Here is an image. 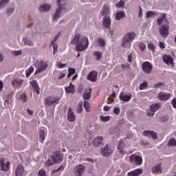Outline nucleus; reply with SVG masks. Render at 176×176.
<instances>
[{
  "label": "nucleus",
  "mask_w": 176,
  "mask_h": 176,
  "mask_svg": "<svg viewBox=\"0 0 176 176\" xmlns=\"http://www.w3.org/2000/svg\"><path fill=\"white\" fill-rule=\"evenodd\" d=\"M71 43L72 45H76V50L77 52H85L89 47V38L87 37H81L80 34H77Z\"/></svg>",
  "instance_id": "obj_1"
},
{
  "label": "nucleus",
  "mask_w": 176,
  "mask_h": 176,
  "mask_svg": "<svg viewBox=\"0 0 176 176\" xmlns=\"http://www.w3.org/2000/svg\"><path fill=\"white\" fill-rule=\"evenodd\" d=\"M58 8L56 10V12L52 14L53 21H57L63 14L67 12V5L65 4V0H57Z\"/></svg>",
  "instance_id": "obj_2"
},
{
  "label": "nucleus",
  "mask_w": 176,
  "mask_h": 176,
  "mask_svg": "<svg viewBox=\"0 0 176 176\" xmlns=\"http://www.w3.org/2000/svg\"><path fill=\"white\" fill-rule=\"evenodd\" d=\"M60 100L61 98L58 96H51L45 98V103L47 107H56L60 102Z\"/></svg>",
  "instance_id": "obj_3"
},
{
  "label": "nucleus",
  "mask_w": 176,
  "mask_h": 176,
  "mask_svg": "<svg viewBox=\"0 0 176 176\" xmlns=\"http://www.w3.org/2000/svg\"><path fill=\"white\" fill-rule=\"evenodd\" d=\"M129 163L134 166H141L143 163L142 157L137 154H132L129 156Z\"/></svg>",
  "instance_id": "obj_4"
},
{
  "label": "nucleus",
  "mask_w": 176,
  "mask_h": 176,
  "mask_svg": "<svg viewBox=\"0 0 176 176\" xmlns=\"http://www.w3.org/2000/svg\"><path fill=\"white\" fill-rule=\"evenodd\" d=\"M36 70L34 72V75H38L41 72H43L47 68V63L43 60L39 61L36 65Z\"/></svg>",
  "instance_id": "obj_5"
},
{
  "label": "nucleus",
  "mask_w": 176,
  "mask_h": 176,
  "mask_svg": "<svg viewBox=\"0 0 176 176\" xmlns=\"http://www.w3.org/2000/svg\"><path fill=\"white\" fill-rule=\"evenodd\" d=\"M168 30H170L168 23H165L161 25L159 28V32L162 38H167V36H168Z\"/></svg>",
  "instance_id": "obj_6"
},
{
  "label": "nucleus",
  "mask_w": 176,
  "mask_h": 176,
  "mask_svg": "<svg viewBox=\"0 0 176 176\" xmlns=\"http://www.w3.org/2000/svg\"><path fill=\"white\" fill-rule=\"evenodd\" d=\"M142 67L143 72L147 74H151L152 72V69H153L152 64L148 61L144 62L142 65Z\"/></svg>",
  "instance_id": "obj_7"
},
{
  "label": "nucleus",
  "mask_w": 176,
  "mask_h": 176,
  "mask_svg": "<svg viewBox=\"0 0 176 176\" xmlns=\"http://www.w3.org/2000/svg\"><path fill=\"white\" fill-rule=\"evenodd\" d=\"M173 97V94L161 91L158 94L157 98L160 101H167Z\"/></svg>",
  "instance_id": "obj_8"
},
{
  "label": "nucleus",
  "mask_w": 176,
  "mask_h": 176,
  "mask_svg": "<svg viewBox=\"0 0 176 176\" xmlns=\"http://www.w3.org/2000/svg\"><path fill=\"white\" fill-rule=\"evenodd\" d=\"M86 170V167L83 165H78L74 168V175L82 176Z\"/></svg>",
  "instance_id": "obj_9"
},
{
  "label": "nucleus",
  "mask_w": 176,
  "mask_h": 176,
  "mask_svg": "<svg viewBox=\"0 0 176 176\" xmlns=\"http://www.w3.org/2000/svg\"><path fill=\"white\" fill-rule=\"evenodd\" d=\"M112 152H113V150L109 144H107L104 148L101 149V153L103 156L108 157L109 155H112Z\"/></svg>",
  "instance_id": "obj_10"
},
{
  "label": "nucleus",
  "mask_w": 176,
  "mask_h": 176,
  "mask_svg": "<svg viewBox=\"0 0 176 176\" xmlns=\"http://www.w3.org/2000/svg\"><path fill=\"white\" fill-rule=\"evenodd\" d=\"M166 13L162 14L157 19V25H162V24H168V21H167V18H166Z\"/></svg>",
  "instance_id": "obj_11"
},
{
  "label": "nucleus",
  "mask_w": 176,
  "mask_h": 176,
  "mask_svg": "<svg viewBox=\"0 0 176 176\" xmlns=\"http://www.w3.org/2000/svg\"><path fill=\"white\" fill-rule=\"evenodd\" d=\"M164 63L167 64L168 65H171V67H174V60L170 56L164 55L162 57Z\"/></svg>",
  "instance_id": "obj_12"
},
{
  "label": "nucleus",
  "mask_w": 176,
  "mask_h": 176,
  "mask_svg": "<svg viewBox=\"0 0 176 176\" xmlns=\"http://www.w3.org/2000/svg\"><path fill=\"white\" fill-rule=\"evenodd\" d=\"M102 24L104 28L109 30L111 28V25L112 24V21H111V18L109 16H104L102 19Z\"/></svg>",
  "instance_id": "obj_13"
},
{
  "label": "nucleus",
  "mask_w": 176,
  "mask_h": 176,
  "mask_svg": "<svg viewBox=\"0 0 176 176\" xmlns=\"http://www.w3.org/2000/svg\"><path fill=\"white\" fill-rule=\"evenodd\" d=\"M104 144V138L102 136H98L94 138L93 144L94 146H101Z\"/></svg>",
  "instance_id": "obj_14"
},
{
  "label": "nucleus",
  "mask_w": 176,
  "mask_h": 176,
  "mask_svg": "<svg viewBox=\"0 0 176 176\" xmlns=\"http://www.w3.org/2000/svg\"><path fill=\"white\" fill-rule=\"evenodd\" d=\"M10 166V162H7L6 164H5V161L3 158H0V168L3 171H8L9 170V167Z\"/></svg>",
  "instance_id": "obj_15"
},
{
  "label": "nucleus",
  "mask_w": 176,
  "mask_h": 176,
  "mask_svg": "<svg viewBox=\"0 0 176 176\" xmlns=\"http://www.w3.org/2000/svg\"><path fill=\"white\" fill-rule=\"evenodd\" d=\"M124 145H126V144H124V142H123V140H120L118 142V152L122 155H127V152L126 151V150L123 149V148H124Z\"/></svg>",
  "instance_id": "obj_16"
},
{
  "label": "nucleus",
  "mask_w": 176,
  "mask_h": 176,
  "mask_svg": "<svg viewBox=\"0 0 176 176\" xmlns=\"http://www.w3.org/2000/svg\"><path fill=\"white\" fill-rule=\"evenodd\" d=\"M102 16H109L111 14V6L109 5H104L100 11Z\"/></svg>",
  "instance_id": "obj_17"
},
{
  "label": "nucleus",
  "mask_w": 176,
  "mask_h": 176,
  "mask_svg": "<svg viewBox=\"0 0 176 176\" xmlns=\"http://www.w3.org/2000/svg\"><path fill=\"white\" fill-rule=\"evenodd\" d=\"M98 75V74L96 71H92L88 74L87 79L91 82H97Z\"/></svg>",
  "instance_id": "obj_18"
},
{
  "label": "nucleus",
  "mask_w": 176,
  "mask_h": 176,
  "mask_svg": "<svg viewBox=\"0 0 176 176\" xmlns=\"http://www.w3.org/2000/svg\"><path fill=\"white\" fill-rule=\"evenodd\" d=\"M124 39L128 41L130 43H133V41L135 39V33L134 32H129L124 37Z\"/></svg>",
  "instance_id": "obj_19"
},
{
  "label": "nucleus",
  "mask_w": 176,
  "mask_h": 176,
  "mask_svg": "<svg viewBox=\"0 0 176 176\" xmlns=\"http://www.w3.org/2000/svg\"><path fill=\"white\" fill-rule=\"evenodd\" d=\"M119 98L121 101H124L125 102H127L129 100H131V94H126L123 92H121L119 96Z\"/></svg>",
  "instance_id": "obj_20"
},
{
  "label": "nucleus",
  "mask_w": 176,
  "mask_h": 176,
  "mask_svg": "<svg viewBox=\"0 0 176 176\" xmlns=\"http://www.w3.org/2000/svg\"><path fill=\"white\" fill-rule=\"evenodd\" d=\"M23 82H24V80H23L22 79L15 78V79L12 80V86H14V87H17L18 89H20V87H21Z\"/></svg>",
  "instance_id": "obj_21"
},
{
  "label": "nucleus",
  "mask_w": 176,
  "mask_h": 176,
  "mask_svg": "<svg viewBox=\"0 0 176 176\" xmlns=\"http://www.w3.org/2000/svg\"><path fill=\"white\" fill-rule=\"evenodd\" d=\"M63 155L61 153H54L52 156V160H54V162H55V163H60V162H63Z\"/></svg>",
  "instance_id": "obj_22"
},
{
  "label": "nucleus",
  "mask_w": 176,
  "mask_h": 176,
  "mask_svg": "<svg viewBox=\"0 0 176 176\" xmlns=\"http://www.w3.org/2000/svg\"><path fill=\"white\" fill-rule=\"evenodd\" d=\"M52 9V5L49 3H43L40 6L39 10L40 12H49Z\"/></svg>",
  "instance_id": "obj_23"
},
{
  "label": "nucleus",
  "mask_w": 176,
  "mask_h": 176,
  "mask_svg": "<svg viewBox=\"0 0 176 176\" xmlns=\"http://www.w3.org/2000/svg\"><path fill=\"white\" fill-rule=\"evenodd\" d=\"M163 171V168H162V165H155L152 168V173L154 175H157V174H162Z\"/></svg>",
  "instance_id": "obj_24"
},
{
  "label": "nucleus",
  "mask_w": 176,
  "mask_h": 176,
  "mask_svg": "<svg viewBox=\"0 0 176 176\" xmlns=\"http://www.w3.org/2000/svg\"><path fill=\"white\" fill-rule=\"evenodd\" d=\"M16 176H23L24 175V166L21 164H19L15 170Z\"/></svg>",
  "instance_id": "obj_25"
},
{
  "label": "nucleus",
  "mask_w": 176,
  "mask_h": 176,
  "mask_svg": "<svg viewBox=\"0 0 176 176\" xmlns=\"http://www.w3.org/2000/svg\"><path fill=\"white\" fill-rule=\"evenodd\" d=\"M67 119L69 122H74L75 121V113L72 111V108H69V111L67 113Z\"/></svg>",
  "instance_id": "obj_26"
},
{
  "label": "nucleus",
  "mask_w": 176,
  "mask_h": 176,
  "mask_svg": "<svg viewBox=\"0 0 176 176\" xmlns=\"http://www.w3.org/2000/svg\"><path fill=\"white\" fill-rule=\"evenodd\" d=\"M143 134L145 137H152L153 140L157 138V134L152 131H144Z\"/></svg>",
  "instance_id": "obj_27"
},
{
  "label": "nucleus",
  "mask_w": 176,
  "mask_h": 176,
  "mask_svg": "<svg viewBox=\"0 0 176 176\" xmlns=\"http://www.w3.org/2000/svg\"><path fill=\"white\" fill-rule=\"evenodd\" d=\"M121 46L124 49H131V43L124 38L121 41Z\"/></svg>",
  "instance_id": "obj_28"
},
{
  "label": "nucleus",
  "mask_w": 176,
  "mask_h": 176,
  "mask_svg": "<svg viewBox=\"0 0 176 176\" xmlns=\"http://www.w3.org/2000/svg\"><path fill=\"white\" fill-rule=\"evenodd\" d=\"M128 176H138L142 174V168H138L131 172H129Z\"/></svg>",
  "instance_id": "obj_29"
},
{
  "label": "nucleus",
  "mask_w": 176,
  "mask_h": 176,
  "mask_svg": "<svg viewBox=\"0 0 176 176\" xmlns=\"http://www.w3.org/2000/svg\"><path fill=\"white\" fill-rule=\"evenodd\" d=\"M91 96V89L90 88L85 89L83 94V98L85 100H90Z\"/></svg>",
  "instance_id": "obj_30"
},
{
  "label": "nucleus",
  "mask_w": 176,
  "mask_h": 176,
  "mask_svg": "<svg viewBox=\"0 0 176 176\" xmlns=\"http://www.w3.org/2000/svg\"><path fill=\"white\" fill-rule=\"evenodd\" d=\"M30 85L32 86L34 90L36 91V93H37V94H39V85H38V82H36V80H33L32 81H30Z\"/></svg>",
  "instance_id": "obj_31"
},
{
  "label": "nucleus",
  "mask_w": 176,
  "mask_h": 176,
  "mask_svg": "<svg viewBox=\"0 0 176 176\" xmlns=\"http://www.w3.org/2000/svg\"><path fill=\"white\" fill-rule=\"evenodd\" d=\"M160 107H162V104H160V102L152 104L151 106V112H157V111H159V109H160Z\"/></svg>",
  "instance_id": "obj_32"
},
{
  "label": "nucleus",
  "mask_w": 176,
  "mask_h": 176,
  "mask_svg": "<svg viewBox=\"0 0 176 176\" xmlns=\"http://www.w3.org/2000/svg\"><path fill=\"white\" fill-rule=\"evenodd\" d=\"M65 91L67 94L75 93V86L70 82L69 86L65 88Z\"/></svg>",
  "instance_id": "obj_33"
},
{
  "label": "nucleus",
  "mask_w": 176,
  "mask_h": 176,
  "mask_svg": "<svg viewBox=\"0 0 176 176\" xmlns=\"http://www.w3.org/2000/svg\"><path fill=\"white\" fill-rule=\"evenodd\" d=\"M38 137L41 144H43V142L46 140L45 131L41 129L38 133Z\"/></svg>",
  "instance_id": "obj_34"
},
{
  "label": "nucleus",
  "mask_w": 176,
  "mask_h": 176,
  "mask_svg": "<svg viewBox=\"0 0 176 176\" xmlns=\"http://www.w3.org/2000/svg\"><path fill=\"white\" fill-rule=\"evenodd\" d=\"M155 16H159V12L156 11H148L146 12V18L151 19L152 17H155Z\"/></svg>",
  "instance_id": "obj_35"
},
{
  "label": "nucleus",
  "mask_w": 176,
  "mask_h": 176,
  "mask_svg": "<svg viewBox=\"0 0 176 176\" xmlns=\"http://www.w3.org/2000/svg\"><path fill=\"white\" fill-rule=\"evenodd\" d=\"M124 17H126V13L124 11H120L116 14V20H121V19H124Z\"/></svg>",
  "instance_id": "obj_36"
},
{
  "label": "nucleus",
  "mask_w": 176,
  "mask_h": 176,
  "mask_svg": "<svg viewBox=\"0 0 176 176\" xmlns=\"http://www.w3.org/2000/svg\"><path fill=\"white\" fill-rule=\"evenodd\" d=\"M23 43H25V46H34V42L31 41L29 38H24L23 39Z\"/></svg>",
  "instance_id": "obj_37"
},
{
  "label": "nucleus",
  "mask_w": 176,
  "mask_h": 176,
  "mask_svg": "<svg viewBox=\"0 0 176 176\" xmlns=\"http://www.w3.org/2000/svg\"><path fill=\"white\" fill-rule=\"evenodd\" d=\"M96 60H100V58H102V52L100 51H95L93 54Z\"/></svg>",
  "instance_id": "obj_38"
},
{
  "label": "nucleus",
  "mask_w": 176,
  "mask_h": 176,
  "mask_svg": "<svg viewBox=\"0 0 176 176\" xmlns=\"http://www.w3.org/2000/svg\"><path fill=\"white\" fill-rule=\"evenodd\" d=\"M10 0H1L0 1V9H2L6 6V5H9Z\"/></svg>",
  "instance_id": "obj_39"
},
{
  "label": "nucleus",
  "mask_w": 176,
  "mask_h": 176,
  "mask_svg": "<svg viewBox=\"0 0 176 176\" xmlns=\"http://www.w3.org/2000/svg\"><path fill=\"white\" fill-rule=\"evenodd\" d=\"M98 46H100V47H105L107 45L105 43V40H104L102 38H99L98 39Z\"/></svg>",
  "instance_id": "obj_40"
},
{
  "label": "nucleus",
  "mask_w": 176,
  "mask_h": 176,
  "mask_svg": "<svg viewBox=\"0 0 176 176\" xmlns=\"http://www.w3.org/2000/svg\"><path fill=\"white\" fill-rule=\"evenodd\" d=\"M51 45L53 46V50H54V54H56V52H57L58 49V45L54 43V41L51 42Z\"/></svg>",
  "instance_id": "obj_41"
},
{
  "label": "nucleus",
  "mask_w": 176,
  "mask_h": 176,
  "mask_svg": "<svg viewBox=\"0 0 176 176\" xmlns=\"http://www.w3.org/2000/svg\"><path fill=\"white\" fill-rule=\"evenodd\" d=\"M168 145V146H176V140L174 138L170 139Z\"/></svg>",
  "instance_id": "obj_42"
},
{
  "label": "nucleus",
  "mask_w": 176,
  "mask_h": 176,
  "mask_svg": "<svg viewBox=\"0 0 176 176\" xmlns=\"http://www.w3.org/2000/svg\"><path fill=\"white\" fill-rule=\"evenodd\" d=\"M68 72H69V74L67 75V78H71V76H72V75H74V74L76 72V71L74 68H69Z\"/></svg>",
  "instance_id": "obj_43"
},
{
  "label": "nucleus",
  "mask_w": 176,
  "mask_h": 176,
  "mask_svg": "<svg viewBox=\"0 0 176 176\" xmlns=\"http://www.w3.org/2000/svg\"><path fill=\"white\" fill-rule=\"evenodd\" d=\"M34 67H30L28 71H26V78H30L31 74L34 72Z\"/></svg>",
  "instance_id": "obj_44"
},
{
  "label": "nucleus",
  "mask_w": 176,
  "mask_h": 176,
  "mask_svg": "<svg viewBox=\"0 0 176 176\" xmlns=\"http://www.w3.org/2000/svg\"><path fill=\"white\" fill-rule=\"evenodd\" d=\"M45 164H46V166H47L49 167L50 166H53V164H56V162H54V160H53V158L49 159L46 162Z\"/></svg>",
  "instance_id": "obj_45"
},
{
  "label": "nucleus",
  "mask_w": 176,
  "mask_h": 176,
  "mask_svg": "<svg viewBox=\"0 0 176 176\" xmlns=\"http://www.w3.org/2000/svg\"><path fill=\"white\" fill-rule=\"evenodd\" d=\"M84 107L87 111V112H90V103L87 101L84 102Z\"/></svg>",
  "instance_id": "obj_46"
},
{
  "label": "nucleus",
  "mask_w": 176,
  "mask_h": 176,
  "mask_svg": "<svg viewBox=\"0 0 176 176\" xmlns=\"http://www.w3.org/2000/svg\"><path fill=\"white\" fill-rule=\"evenodd\" d=\"M100 118V120H102V122H108L111 119L110 116H101Z\"/></svg>",
  "instance_id": "obj_47"
},
{
  "label": "nucleus",
  "mask_w": 176,
  "mask_h": 176,
  "mask_svg": "<svg viewBox=\"0 0 176 176\" xmlns=\"http://www.w3.org/2000/svg\"><path fill=\"white\" fill-rule=\"evenodd\" d=\"M138 46L140 47V49L142 50V52H144V50H145V49L146 47V45L143 43H139L138 44Z\"/></svg>",
  "instance_id": "obj_48"
},
{
  "label": "nucleus",
  "mask_w": 176,
  "mask_h": 176,
  "mask_svg": "<svg viewBox=\"0 0 176 176\" xmlns=\"http://www.w3.org/2000/svg\"><path fill=\"white\" fill-rule=\"evenodd\" d=\"M124 4H125L124 1L121 0L120 1H119V2L116 4V6H117V8H124Z\"/></svg>",
  "instance_id": "obj_49"
},
{
  "label": "nucleus",
  "mask_w": 176,
  "mask_h": 176,
  "mask_svg": "<svg viewBox=\"0 0 176 176\" xmlns=\"http://www.w3.org/2000/svg\"><path fill=\"white\" fill-rule=\"evenodd\" d=\"M148 47L150 50H151L152 52H153V50H156V47L155 46V45L152 43H150L148 44Z\"/></svg>",
  "instance_id": "obj_50"
},
{
  "label": "nucleus",
  "mask_w": 176,
  "mask_h": 176,
  "mask_svg": "<svg viewBox=\"0 0 176 176\" xmlns=\"http://www.w3.org/2000/svg\"><path fill=\"white\" fill-rule=\"evenodd\" d=\"M38 176H46V170H45V169H43V168H41L38 171Z\"/></svg>",
  "instance_id": "obj_51"
},
{
  "label": "nucleus",
  "mask_w": 176,
  "mask_h": 176,
  "mask_svg": "<svg viewBox=\"0 0 176 176\" xmlns=\"http://www.w3.org/2000/svg\"><path fill=\"white\" fill-rule=\"evenodd\" d=\"M23 54V52H21V50L12 52V56H21V54Z\"/></svg>",
  "instance_id": "obj_52"
},
{
  "label": "nucleus",
  "mask_w": 176,
  "mask_h": 176,
  "mask_svg": "<svg viewBox=\"0 0 176 176\" xmlns=\"http://www.w3.org/2000/svg\"><path fill=\"white\" fill-rule=\"evenodd\" d=\"M82 111H83V109L82 108V102H80L78 104L77 112L78 113H82Z\"/></svg>",
  "instance_id": "obj_53"
},
{
  "label": "nucleus",
  "mask_w": 176,
  "mask_h": 176,
  "mask_svg": "<svg viewBox=\"0 0 176 176\" xmlns=\"http://www.w3.org/2000/svg\"><path fill=\"white\" fill-rule=\"evenodd\" d=\"M63 170H64V166H60L56 170H52V173L53 174H54V173H57L58 171H63Z\"/></svg>",
  "instance_id": "obj_54"
},
{
  "label": "nucleus",
  "mask_w": 176,
  "mask_h": 176,
  "mask_svg": "<svg viewBox=\"0 0 176 176\" xmlns=\"http://www.w3.org/2000/svg\"><path fill=\"white\" fill-rule=\"evenodd\" d=\"M21 99L22 101H23V102H27V94H23L21 95Z\"/></svg>",
  "instance_id": "obj_55"
},
{
  "label": "nucleus",
  "mask_w": 176,
  "mask_h": 176,
  "mask_svg": "<svg viewBox=\"0 0 176 176\" xmlns=\"http://www.w3.org/2000/svg\"><path fill=\"white\" fill-rule=\"evenodd\" d=\"M145 87H148V84L146 82H143L140 86V90H144Z\"/></svg>",
  "instance_id": "obj_56"
},
{
  "label": "nucleus",
  "mask_w": 176,
  "mask_h": 176,
  "mask_svg": "<svg viewBox=\"0 0 176 176\" xmlns=\"http://www.w3.org/2000/svg\"><path fill=\"white\" fill-rule=\"evenodd\" d=\"M56 65H57L58 68L61 69V68H64V67H66L67 64L66 63L65 64H63V63L59 62V63H56Z\"/></svg>",
  "instance_id": "obj_57"
},
{
  "label": "nucleus",
  "mask_w": 176,
  "mask_h": 176,
  "mask_svg": "<svg viewBox=\"0 0 176 176\" xmlns=\"http://www.w3.org/2000/svg\"><path fill=\"white\" fill-rule=\"evenodd\" d=\"M87 162H89L90 163H97V160H94L93 158L87 157L86 158Z\"/></svg>",
  "instance_id": "obj_58"
},
{
  "label": "nucleus",
  "mask_w": 176,
  "mask_h": 176,
  "mask_svg": "<svg viewBox=\"0 0 176 176\" xmlns=\"http://www.w3.org/2000/svg\"><path fill=\"white\" fill-rule=\"evenodd\" d=\"M113 113H116V115H119V113H120V108L116 107L114 109Z\"/></svg>",
  "instance_id": "obj_59"
},
{
  "label": "nucleus",
  "mask_w": 176,
  "mask_h": 176,
  "mask_svg": "<svg viewBox=\"0 0 176 176\" xmlns=\"http://www.w3.org/2000/svg\"><path fill=\"white\" fill-rule=\"evenodd\" d=\"M14 12V8H8L7 10V14H12Z\"/></svg>",
  "instance_id": "obj_60"
},
{
  "label": "nucleus",
  "mask_w": 176,
  "mask_h": 176,
  "mask_svg": "<svg viewBox=\"0 0 176 176\" xmlns=\"http://www.w3.org/2000/svg\"><path fill=\"white\" fill-rule=\"evenodd\" d=\"M171 104L173 107V108L176 109V98H173V100L171 101Z\"/></svg>",
  "instance_id": "obj_61"
},
{
  "label": "nucleus",
  "mask_w": 176,
  "mask_h": 176,
  "mask_svg": "<svg viewBox=\"0 0 176 176\" xmlns=\"http://www.w3.org/2000/svg\"><path fill=\"white\" fill-rule=\"evenodd\" d=\"M139 17H142V8L141 6L139 7Z\"/></svg>",
  "instance_id": "obj_62"
},
{
  "label": "nucleus",
  "mask_w": 176,
  "mask_h": 176,
  "mask_svg": "<svg viewBox=\"0 0 176 176\" xmlns=\"http://www.w3.org/2000/svg\"><path fill=\"white\" fill-rule=\"evenodd\" d=\"M27 112H28V113H29V115H30V116H32V115H34V111H32V110H31V109H27Z\"/></svg>",
  "instance_id": "obj_63"
},
{
  "label": "nucleus",
  "mask_w": 176,
  "mask_h": 176,
  "mask_svg": "<svg viewBox=\"0 0 176 176\" xmlns=\"http://www.w3.org/2000/svg\"><path fill=\"white\" fill-rule=\"evenodd\" d=\"M160 49H166V46H164V43L160 42Z\"/></svg>",
  "instance_id": "obj_64"
}]
</instances>
